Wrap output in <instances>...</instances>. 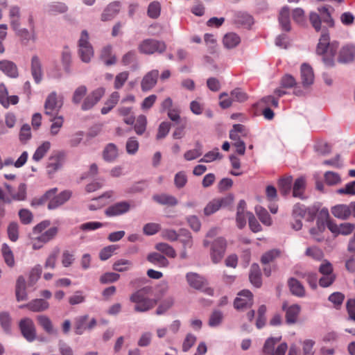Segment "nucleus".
<instances>
[{"label":"nucleus","instance_id":"nucleus-29","mask_svg":"<svg viewBox=\"0 0 355 355\" xmlns=\"http://www.w3.org/2000/svg\"><path fill=\"white\" fill-rule=\"evenodd\" d=\"M147 260L159 268H165L169 265L168 260L162 254L157 252L150 253Z\"/></svg>","mask_w":355,"mask_h":355},{"label":"nucleus","instance_id":"nucleus-46","mask_svg":"<svg viewBox=\"0 0 355 355\" xmlns=\"http://www.w3.org/2000/svg\"><path fill=\"white\" fill-rule=\"evenodd\" d=\"M255 211L261 222L267 226L272 224V219L267 210L261 206H257Z\"/></svg>","mask_w":355,"mask_h":355},{"label":"nucleus","instance_id":"nucleus-43","mask_svg":"<svg viewBox=\"0 0 355 355\" xmlns=\"http://www.w3.org/2000/svg\"><path fill=\"white\" fill-rule=\"evenodd\" d=\"M235 21L247 28H250L254 23L253 18L250 15L242 12L236 13Z\"/></svg>","mask_w":355,"mask_h":355},{"label":"nucleus","instance_id":"nucleus-56","mask_svg":"<svg viewBox=\"0 0 355 355\" xmlns=\"http://www.w3.org/2000/svg\"><path fill=\"white\" fill-rule=\"evenodd\" d=\"M202 154V146L199 143L196 144L195 149L187 150L184 155V159L187 161L193 160L199 157Z\"/></svg>","mask_w":355,"mask_h":355},{"label":"nucleus","instance_id":"nucleus-26","mask_svg":"<svg viewBox=\"0 0 355 355\" xmlns=\"http://www.w3.org/2000/svg\"><path fill=\"white\" fill-rule=\"evenodd\" d=\"M100 58L107 66L113 65L116 62V58L112 54L111 45H107L102 49Z\"/></svg>","mask_w":355,"mask_h":355},{"label":"nucleus","instance_id":"nucleus-27","mask_svg":"<svg viewBox=\"0 0 355 355\" xmlns=\"http://www.w3.org/2000/svg\"><path fill=\"white\" fill-rule=\"evenodd\" d=\"M51 124L49 128V134L52 137H55L59 134L61 128L64 125V117L62 116H50Z\"/></svg>","mask_w":355,"mask_h":355},{"label":"nucleus","instance_id":"nucleus-24","mask_svg":"<svg viewBox=\"0 0 355 355\" xmlns=\"http://www.w3.org/2000/svg\"><path fill=\"white\" fill-rule=\"evenodd\" d=\"M120 3L114 1L110 3L104 10L101 19L103 21H109L113 19L120 10Z\"/></svg>","mask_w":355,"mask_h":355},{"label":"nucleus","instance_id":"nucleus-42","mask_svg":"<svg viewBox=\"0 0 355 355\" xmlns=\"http://www.w3.org/2000/svg\"><path fill=\"white\" fill-rule=\"evenodd\" d=\"M88 315H80L75 319V333L77 335L83 334L87 330V322L88 320Z\"/></svg>","mask_w":355,"mask_h":355},{"label":"nucleus","instance_id":"nucleus-8","mask_svg":"<svg viewBox=\"0 0 355 355\" xmlns=\"http://www.w3.org/2000/svg\"><path fill=\"white\" fill-rule=\"evenodd\" d=\"M233 198L231 196H225L220 198H214L211 200L205 207L204 214L206 216H210L220 208L226 207L232 203Z\"/></svg>","mask_w":355,"mask_h":355},{"label":"nucleus","instance_id":"nucleus-57","mask_svg":"<svg viewBox=\"0 0 355 355\" xmlns=\"http://www.w3.org/2000/svg\"><path fill=\"white\" fill-rule=\"evenodd\" d=\"M87 89L85 85L78 87L73 94L72 102L74 104H79L87 94Z\"/></svg>","mask_w":355,"mask_h":355},{"label":"nucleus","instance_id":"nucleus-7","mask_svg":"<svg viewBox=\"0 0 355 355\" xmlns=\"http://www.w3.org/2000/svg\"><path fill=\"white\" fill-rule=\"evenodd\" d=\"M63 105V101L58 97L56 92H51L44 102V114L49 116H59L58 113Z\"/></svg>","mask_w":355,"mask_h":355},{"label":"nucleus","instance_id":"nucleus-3","mask_svg":"<svg viewBox=\"0 0 355 355\" xmlns=\"http://www.w3.org/2000/svg\"><path fill=\"white\" fill-rule=\"evenodd\" d=\"M57 188L51 189L47 191L42 197V200H49L48 204L49 209H55L66 202L71 196L70 191H64L58 195Z\"/></svg>","mask_w":355,"mask_h":355},{"label":"nucleus","instance_id":"nucleus-34","mask_svg":"<svg viewBox=\"0 0 355 355\" xmlns=\"http://www.w3.org/2000/svg\"><path fill=\"white\" fill-rule=\"evenodd\" d=\"M120 98V94L118 92H113L109 98L105 101L104 106L101 109V114H106L111 111L117 104Z\"/></svg>","mask_w":355,"mask_h":355},{"label":"nucleus","instance_id":"nucleus-55","mask_svg":"<svg viewBox=\"0 0 355 355\" xmlns=\"http://www.w3.org/2000/svg\"><path fill=\"white\" fill-rule=\"evenodd\" d=\"M61 166V162L58 158L51 157L46 164V172L48 175L50 176L53 175L60 168Z\"/></svg>","mask_w":355,"mask_h":355},{"label":"nucleus","instance_id":"nucleus-32","mask_svg":"<svg viewBox=\"0 0 355 355\" xmlns=\"http://www.w3.org/2000/svg\"><path fill=\"white\" fill-rule=\"evenodd\" d=\"M249 279L252 284L255 287L259 288L261 286V277L260 268L258 264L253 263L250 267Z\"/></svg>","mask_w":355,"mask_h":355},{"label":"nucleus","instance_id":"nucleus-60","mask_svg":"<svg viewBox=\"0 0 355 355\" xmlns=\"http://www.w3.org/2000/svg\"><path fill=\"white\" fill-rule=\"evenodd\" d=\"M223 318V313L220 311H214L210 315L209 320V325L211 327H216L219 326Z\"/></svg>","mask_w":355,"mask_h":355},{"label":"nucleus","instance_id":"nucleus-40","mask_svg":"<svg viewBox=\"0 0 355 355\" xmlns=\"http://www.w3.org/2000/svg\"><path fill=\"white\" fill-rule=\"evenodd\" d=\"M1 254L6 264L10 268L14 267L15 264L14 254L8 244L3 243L2 245Z\"/></svg>","mask_w":355,"mask_h":355},{"label":"nucleus","instance_id":"nucleus-38","mask_svg":"<svg viewBox=\"0 0 355 355\" xmlns=\"http://www.w3.org/2000/svg\"><path fill=\"white\" fill-rule=\"evenodd\" d=\"M15 292L17 301H23L27 299L26 281L22 276L19 277L17 280Z\"/></svg>","mask_w":355,"mask_h":355},{"label":"nucleus","instance_id":"nucleus-14","mask_svg":"<svg viewBox=\"0 0 355 355\" xmlns=\"http://www.w3.org/2000/svg\"><path fill=\"white\" fill-rule=\"evenodd\" d=\"M252 294L248 290H243L239 293L238 296L234 300V308L237 310H243L250 308L252 305Z\"/></svg>","mask_w":355,"mask_h":355},{"label":"nucleus","instance_id":"nucleus-37","mask_svg":"<svg viewBox=\"0 0 355 355\" xmlns=\"http://www.w3.org/2000/svg\"><path fill=\"white\" fill-rule=\"evenodd\" d=\"M103 157L105 161L114 162L118 157V149L115 144L110 143L104 148Z\"/></svg>","mask_w":355,"mask_h":355},{"label":"nucleus","instance_id":"nucleus-19","mask_svg":"<svg viewBox=\"0 0 355 355\" xmlns=\"http://www.w3.org/2000/svg\"><path fill=\"white\" fill-rule=\"evenodd\" d=\"M301 82L304 87H308L313 83L314 73L312 67L306 63L301 66Z\"/></svg>","mask_w":355,"mask_h":355},{"label":"nucleus","instance_id":"nucleus-25","mask_svg":"<svg viewBox=\"0 0 355 355\" xmlns=\"http://www.w3.org/2000/svg\"><path fill=\"white\" fill-rule=\"evenodd\" d=\"M279 23L283 31H291L290 10L288 6H284L280 10Z\"/></svg>","mask_w":355,"mask_h":355},{"label":"nucleus","instance_id":"nucleus-50","mask_svg":"<svg viewBox=\"0 0 355 355\" xmlns=\"http://www.w3.org/2000/svg\"><path fill=\"white\" fill-rule=\"evenodd\" d=\"M155 249L170 258H175L176 257V252L175 249L168 243H157L155 245Z\"/></svg>","mask_w":355,"mask_h":355},{"label":"nucleus","instance_id":"nucleus-21","mask_svg":"<svg viewBox=\"0 0 355 355\" xmlns=\"http://www.w3.org/2000/svg\"><path fill=\"white\" fill-rule=\"evenodd\" d=\"M331 214L338 219L346 220L351 216L349 205L339 204L335 205L331 208Z\"/></svg>","mask_w":355,"mask_h":355},{"label":"nucleus","instance_id":"nucleus-11","mask_svg":"<svg viewBox=\"0 0 355 355\" xmlns=\"http://www.w3.org/2000/svg\"><path fill=\"white\" fill-rule=\"evenodd\" d=\"M105 92L103 87H98L92 92L83 101L81 109L84 111L92 109L103 97Z\"/></svg>","mask_w":355,"mask_h":355},{"label":"nucleus","instance_id":"nucleus-28","mask_svg":"<svg viewBox=\"0 0 355 355\" xmlns=\"http://www.w3.org/2000/svg\"><path fill=\"white\" fill-rule=\"evenodd\" d=\"M153 199L162 205L175 206L178 202L175 197L166 193L154 195Z\"/></svg>","mask_w":355,"mask_h":355},{"label":"nucleus","instance_id":"nucleus-15","mask_svg":"<svg viewBox=\"0 0 355 355\" xmlns=\"http://www.w3.org/2000/svg\"><path fill=\"white\" fill-rule=\"evenodd\" d=\"M159 77V71L153 69L146 73L141 82V89L146 92L151 90L157 84Z\"/></svg>","mask_w":355,"mask_h":355},{"label":"nucleus","instance_id":"nucleus-53","mask_svg":"<svg viewBox=\"0 0 355 355\" xmlns=\"http://www.w3.org/2000/svg\"><path fill=\"white\" fill-rule=\"evenodd\" d=\"M305 255L315 261H321L324 257V253L322 250L316 246L306 248L305 251Z\"/></svg>","mask_w":355,"mask_h":355},{"label":"nucleus","instance_id":"nucleus-49","mask_svg":"<svg viewBox=\"0 0 355 355\" xmlns=\"http://www.w3.org/2000/svg\"><path fill=\"white\" fill-rule=\"evenodd\" d=\"M38 323L41 327L50 334H56V330L53 329L51 320L45 315H38L37 318Z\"/></svg>","mask_w":355,"mask_h":355},{"label":"nucleus","instance_id":"nucleus-2","mask_svg":"<svg viewBox=\"0 0 355 355\" xmlns=\"http://www.w3.org/2000/svg\"><path fill=\"white\" fill-rule=\"evenodd\" d=\"M130 300L135 304L134 310L140 313L146 312L157 304L156 300L148 297L146 288L134 292L130 295Z\"/></svg>","mask_w":355,"mask_h":355},{"label":"nucleus","instance_id":"nucleus-64","mask_svg":"<svg viewBox=\"0 0 355 355\" xmlns=\"http://www.w3.org/2000/svg\"><path fill=\"white\" fill-rule=\"evenodd\" d=\"M125 148L129 155H135L139 149V141L135 137L129 138L126 142Z\"/></svg>","mask_w":355,"mask_h":355},{"label":"nucleus","instance_id":"nucleus-23","mask_svg":"<svg viewBox=\"0 0 355 355\" xmlns=\"http://www.w3.org/2000/svg\"><path fill=\"white\" fill-rule=\"evenodd\" d=\"M0 70L10 78H17L18 76L17 67L11 61L7 60L0 61Z\"/></svg>","mask_w":355,"mask_h":355},{"label":"nucleus","instance_id":"nucleus-47","mask_svg":"<svg viewBox=\"0 0 355 355\" xmlns=\"http://www.w3.org/2000/svg\"><path fill=\"white\" fill-rule=\"evenodd\" d=\"M132 262L130 260L120 259L114 263L112 268L117 272H125L129 270L132 267Z\"/></svg>","mask_w":355,"mask_h":355},{"label":"nucleus","instance_id":"nucleus-52","mask_svg":"<svg viewBox=\"0 0 355 355\" xmlns=\"http://www.w3.org/2000/svg\"><path fill=\"white\" fill-rule=\"evenodd\" d=\"M174 304V298L173 297H168L165 298L161 304L158 306L156 310V314L161 315L164 314L168 309H170Z\"/></svg>","mask_w":355,"mask_h":355},{"label":"nucleus","instance_id":"nucleus-61","mask_svg":"<svg viewBox=\"0 0 355 355\" xmlns=\"http://www.w3.org/2000/svg\"><path fill=\"white\" fill-rule=\"evenodd\" d=\"M129 77V73L128 71H123L118 73L114 79V87L116 89H121L127 81Z\"/></svg>","mask_w":355,"mask_h":355},{"label":"nucleus","instance_id":"nucleus-17","mask_svg":"<svg viewBox=\"0 0 355 355\" xmlns=\"http://www.w3.org/2000/svg\"><path fill=\"white\" fill-rule=\"evenodd\" d=\"M31 71L35 83H40L43 78V71L42 62L37 55H33L31 58Z\"/></svg>","mask_w":355,"mask_h":355},{"label":"nucleus","instance_id":"nucleus-20","mask_svg":"<svg viewBox=\"0 0 355 355\" xmlns=\"http://www.w3.org/2000/svg\"><path fill=\"white\" fill-rule=\"evenodd\" d=\"M246 202L244 200H241L237 206L236 211V224L239 229H242L246 224V218H248L247 213L245 211Z\"/></svg>","mask_w":355,"mask_h":355},{"label":"nucleus","instance_id":"nucleus-41","mask_svg":"<svg viewBox=\"0 0 355 355\" xmlns=\"http://www.w3.org/2000/svg\"><path fill=\"white\" fill-rule=\"evenodd\" d=\"M112 191L105 193L103 195L95 198L91 203L89 204L88 208L91 211H95L103 207L106 202H104V198H110L112 196Z\"/></svg>","mask_w":355,"mask_h":355},{"label":"nucleus","instance_id":"nucleus-16","mask_svg":"<svg viewBox=\"0 0 355 355\" xmlns=\"http://www.w3.org/2000/svg\"><path fill=\"white\" fill-rule=\"evenodd\" d=\"M282 309L286 313V323L288 324L295 323L301 310L300 306L296 304L288 305L287 302H284Z\"/></svg>","mask_w":355,"mask_h":355},{"label":"nucleus","instance_id":"nucleus-5","mask_svg":"<svg viewBox=\"0 0 355 355\" xmlns=\"http://www.w3.org/2000/svg\"><path fill=\"white\" fill-rule=\"evenodd\" d=\"M282 339V336L268 338L263 345V352L265 355H285L288 345L286 343H282L277 347L276 344Z\"/></svg>","mask_w":355,"mask_h":355},{"label":"nucleus","instance_id":"nucleus-35","mask_svg":"<svg viewBox=\"0 0 355 355\" xmlns=\"http://www.w3.org/2000/svg\"><path fill=\"white\" fill-rule=\"evenodd\" d=\"M51 144L50 141H45L41 145H40L35 150L33 155L32 159L33 161L38 162L41 161L48 151L50 150Z\"/></svg>","mask_w":355,"mask_h":355},{"label":"nucleus","instance_id":"nucleus-13","mask_svg":"<svg viewBox=\"0 0 355 355\" xmlns=\"http://www.w3.org/2000/svg\"><path fill=\"white\" fill-rule=\"evenodd\" d=\"M130 209V204L128 201H121L108 207L105 214L108 217H114L128 213Z\"/></svg>","mask_w":355,"mask_h":355},{"label":"nucleus","instance_id":"nucleus-12","mask_svg":"<svg viewBox=\"0 0 355 355\" xmlns=\"http://www.w3.org/2000/svg\"><path fill=\"white\" fill-rule=\"evenodd\" d=\"M355 58V46L352 44H346L339 49L337 60L341 64H348Z\"/></svg>","mask_w":355,"mask_h":355},{"label":"nucleus","instance_id":"nucleus-44","mask_svg":"<svg viewBox=\"0 0 355 355\" xmlns=\"http://www.w3.org/2000/svg\"><path fill=\"white\" fill-rule=\"evenodd\" d=\"M305 179L302 177L295 180L293 184V196L301 199L304 198L303 191L305 188Z\"/></svg>","mask_w":355,"mask_h":355},{"label":"nucleus","instance_id":"nucleus-36","mask_svg":"<svg viewBox=\"0 0 355 355\" xmlns=\"http://www.w3.org/2000/svg\"><path fill=\"white\" fill-rule=\"evenodd\" d=\"M329 217V211L326 208H323L319 212L316 219V226L315 227L319 232H323L327 227V223Z\"/></svg>","mask_w":355,"mask_h":355},{"label":"nucleus","instance_id":"nucleus-18","mask_svg":"<svg viewBox=\"0 0 355 355\" xmlns=\"http://www.w3.org/2000/svg\"><path fill=\"white\" fill-rule=\"evenodd\" d=\"M186 279L188 284L193 288L200 290L207 284V279L196 272H187Z\"/></svg>","mask_w":355,"mask_h":355},{"label":"nucleus","instance_id":"nucleus-51","mask_svg":"<svg viewBox=\"0 0 355 355\" xmlns=\"http://www.w3.org/2000/svg\"><path fill=\"white\" fill-rule=\"evenodd\" d=\"M12 318L10 314L7 312H2L0 313V324L6 334H11L12 332Z\"/></svg>","mask_w":355,"mask_h":355},{"label":"nucleus","instance_id":"nucleus-9","mask_svg":"<svg viewBox=\"0 0 355 355\" xmlns=\"http://www.w3.org/2000/svg\"><path fill=\"white\" fill-rule=\"evenodd\" d=\"M19 327L24 338L28 342H33L36 338V329L33 321L29 318H24L19 321Z\"/></svg>","mask_w":355,"mask_h":355},{"label":"nucleus","instance_id":"nucleus-58","mask_svg":"<svg viewBox=\"0 0 355 355\" xmlns=\"http://www.w3.org/2000/svg\"><path fill=\"white\" fill-rule=\"evenodd\" d=\"M147 119L144 115H139L135 125V130L137 135H142L146 128Z\"/></svg>","mask_w":355,"mask_h":355},{"label":"nucleus","instance_id":"nucleus-54","mask_svg":"<svg viewBox=\"0 0 355 355\" xmlns=\"http://www.w3.org/2000/svg\"><path fill=\"white\" fill-rule=\"evenodd\" d=\"M222 158V155L219 153L218 148H215L212 150H210L205 154L202 158H201L199 162L209 163L214 162L216 159H220Z\"/></svg>","mask_w":355,"mask_h":355},{"label":"nucleus","instance_id":"nucleus-31","mask_svg":"<svg viewBox=\"0 0 355 355\" xmlns=\"http://www.w3.org/2000/svg\"><path fill=\"white\" fill-rule=\"evenodd\" d=\"M44 10L49 15H55L65 12L67 10V6L61 2H52L47 4Z\"/></svg>","mask_w":355,"mask_h":355},{"label":"nucleus","instance_id":"nucleus-10","mask_svg":"<svg viewBox=\"0 0 355 355\" xmlns=\"http://www.w3.org/2000/svg\"><path fill=\"white\" fill-rule=\"evenodd\" d=\"M226 249V241L222 237L217 238L212 243L210 256L214 263H219L223 258Z\"/></svg>","mask_w":355,"mask_h":355},{"label":"nucleus","instance_id":"nucleus-22","mask_svg":"<svg viewBox=\"0 0 355 355\" xmlns=\"http://www.w3.org/2000/svg\"><path fill=\"white\" fill-rule=\"evenodd\" d=\"M241 41V39L238 34L230 32L223 36L222 42L224 47L230 50L238 46Z\"/></svg>","mask_w":355,"mask_h":355},{"label":"nucleus","instance_id":"nucleus-4","mask_svg":"<svg viewBox=\"0 0 355 355\" xmlns=\"http://www.w3.org/2000/svg\"><path fill=\"white\" fill-rule=\"evenodd\" d=\"M78 53L81 60L86 63L90 62L94 56V49L89 42V34L85 30L81 32L78 41Z\"/></svg>","mask_w":355,"mask_h":355},{"label":"nucleus","instance_id":"nucleus-45","mask_svg":"<svg viewBox=\"0 0 355 355\" xmlns=\"http://www.w3.org/2000/svg\"><path fill=\"white\" fill-rule=\"evenodd\" d=\"M183 248H191L193 245V239L190 232L186 229H181L179 231V238Z\"/></svg>","mask_w":355,"mask_h":355},{"label":"nucleus","instance_id":"nucleus-39","mask_svg":"<svg viewBox=\"0 0 355 355\" xmlns=\"http://www.w3.org/2000/svg\"><path fill=\"white\" fill-rule=\"evenodd\" d=\"M28 309L33 312H40L46 310L49 302L43 299H36L28 303Z\"/></svg>","mask_w":355,"mask_h":355},{"label":"nucleus","instance_id":"nucleus-30","mask_svg":"<svg viewBox=\"0 0 355 355\" xmlns=\"http://www.w3.org/2000/svg\"><path fill=\"white\" fill-rule=\"evenodd\" d=\"M288 284L293 295L300 297L305 295L304 287L297 279L291 278L288 282Z\"/></svg>","mask_w":355,"mask_h":355},{"label":"nucleus","instance_id":"nucleus-48","mask_svg":"<svg viewBox=\"0 0 355 355\" xmlns=\"http://www.w3.org/2000/svg\"><path fill=\"white\" fill-rule=\"evenodd\" d=\"M293 178L291 176H288L280 179L279 181V188L280 193L283 196H286L288 194L291 190Z\"/></svg>","mask_w":355,"mask_h":355},{"label":"nucleus","instance_id":"nucleus-63","mask_svg":"<svg viewBox=\"0 0 355 355\" xmlns=\"http://www.w3.org/2000/svg\"><path fill=\"white\" fill-rule=\"evenodd\" d=\"M58 233V228L53 227L42 234L38 238V241L42 243H46L51 240Z\"/></svg>","mask_w":355,"mask_h":355},{"label":"nucleus","instance_id":"nucleus-1","mask_svg":"<svg viewBox=\"0 0 355 355\" xmlns=\"http://www.w3.org/2000/svg\"><path fill=\"white\" fill-rule=\"evenodd\" d=\"M319 14L311 12L309 20L314 29L318 32L322 31L319 42L316 47L317 55L321 56L323 64L327 67H334L336 64V55L338 49V42L336 41L330 42V37L327 28L322 27L321 23L326 24L328 26L332 27L334 25V20L327 7L323 6L318 8Z\"/></svg>","mask_w":355,"mask_h":355},{"label":"nucleus","instance_id":"nucleus-33","mask_svg":"<svg viewBox=\"0 0 355 355\" xmlns=\"http://www.w3.org/2000/svg\"><path fill=\"white\" fill-rule=\"evenodd\" d=\"M9 18L12 28H17L18 26H21V11L18 6H12L10 7Z\"/></svg>","mask_w":355,"mask_h":355},{"label":"nucleus","instance_id":"nucleus-6","mask_svg":"<svg viewBox=\"0 0 355 355\" xmlns=\"http://www.w3.org/2000/svg\"><path fill=\"white\" fill-rule=\"evenodd\" d=\"M166 49V46L164 42L154 39H146L138 46L139 52L146 55H151L155 53H162Z\"/></svg>","mask_w":355,"mask_h":355},{"label":"nucleus","instance_id":"nucleus-59","mask_svg":"<svg viewBox=\"0 0 355 355\" xmlns=\"http://www.w3.org/2000/svg\"><path fill=\"white\" fill-rule=\"evenodd\" d=\"M315 342L311 339H306L302 343L303 355H314Z\"/></svg>","mask_w":355,"mask_h":355},{"label":"nucleus","instance_id":"nucleus-62","mask_svg":"<svg viewBox=\"0 0 355 355\" xmlns=\"http://www.w3.org/2000/svg\"><path fill=\"white\" fill-rule=\"evenodd\" d=\"M118 249V246L116 245H108L107 247H105L103 248L100 253H99V257L101 260L105 261L110 258L114 251Z\"/></svg>","mask_w":355,"mask_h":355}]
</instances>
